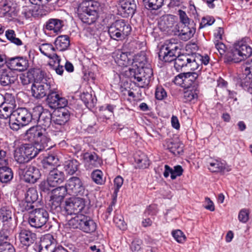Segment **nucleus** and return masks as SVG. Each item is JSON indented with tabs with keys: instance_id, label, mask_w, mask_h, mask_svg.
<instances>
[{
	"instance_id": "21",
	"label": "nucleus",
	"mask_w": 252,
	"mask_h": 252,
	"mask_svg": "<svg viewBox=\"0 0 252 252\" xmlns=\"http://www.w3.org/2000/svg\"><path fill=\"white\" fill-rule=\"evenodd\" d=\"M11 69L19 71L26 70L29 67V61L26 58L16 57L11 58L8 62Z\"/></svg>"
},
{
	"instance_id": "15",
	"label": "nucleus",
	"mask_w": 252,
	"mask_h": 252,
	"mask_svg": "<svg viewBox=\"0 0 252 252\" xmlns=\"http://www.w3.org/2000/svg\"><path fill=\"white\" fill-rule=\"evenodd\" d=\"M16 237L21 245L29 247L32 244L36 239V235L32 231L20 227Z\"/></svg>"
},
{
	"instance_id": "43",
	"label": "nucleus",
	"mask_w": 252,
	"mask_h": 252,
	"mask_svg": "<svg viewBox=\"0 0 252 252\" xmlns=\"http://www.w3.org/2000/svg\"><path fill=\"white\" fill-rule=\"evenodd\" d=\"M13 109L7 106L2 104L0 105V119L6 120L8 118H12Z\"/></svg>"
},
{
	"instance_id": "37",
	"label": "nucleus",
	"mask_w": 252,
	"mask_h": 252,
	"mask_svg": "<svg viewBox=\"0 0 252 252\" xmlns=\"http://www.w3.org/2000/svg\"><path fill=\"white\" fill-rule=\"evenodd\" d=\"M85 216L82 214L75 215L74 217L68 221L69 226L72 228H78L81 230Z\"/></svg>"
},
{
	"instance_id": "9",
	"label": "nucleus",
	"mask_w": 252,
	"mask_h": 252,
	"mask_svg": "<svg viewBox=\"0 0 252 252\" xmlns=\"http://www.w3.org/2000/svg\"><path fill=\"white\" fill-rule=\"evenodd\" d=\"M67 193L72 196L86 195L87 191L85 190V187L80 178L77 177H72L69 178L65 186Z\"/></svg>"
},
{
	"instance_id": "18",
	"label": "nucleus",
	"mask_w": 252,
	"mask_h": 252,
	"mask_svg": "<svg viewBox=\"0 0 252 252\" xmlns=\"http://www.w3.org/2000/svg\"><path fill=\"white\" fill-rule=\"evenodd\" d=\"M49 171L47 178V183L49 186L55 187L62 183L65 179L63 172L59 170L57 168L47 170Z\"/></svg>"
},
{
	"instance_id": "60",
	"label": "nucleus",
	"mask_w": 252,
	"mask_h": 252,
	"mask_svg": "<svg viewBox=\"0 0 252 252\" xmlns=\"http://www.w3.org/2000/svg\"><path fill=\"white\" fill-rule=\"evenodd\" d=\"M124 180L123 178L120 176H118L116 177L114 180V193L116 194H117L118 192L119 189L121 188L123 184Z\"/></svg>"
},
{
	"instance_id": "48",
	"label": "nucleus",
	"mask_w": 252,
	"mask_h": 252,
	"mask_svg": "<svg viewBox=\"0 0 252 252\" xmlns=\"http://www.w3.org/2000/svg\"><path fill=\"white\" fill-rule=\"evenodd\" d=\"M4 101L2 104L4 106L10 107L11 109L15 110L16 107V103L15 97L10 94L6 93L4 95Z\"/></svg>"
},
{
	"instance_id": "22",
	"label": "nucleus",
	"mask_w": 252,
	"mask_h": 252,
	"mask_svg": "<svg viewBox=\"0 0 252 252\" xmlns=\"http://www.w3.org/2000/svg\"><path fill=\"white\" fill-rule=\"evenodd\" d=\"M85 167L88 169L98 167L100 166L102 161L94 152H86L83 155Z\"/></svg>"
},
{
	"instance_id": "42",
	"label": "nucleus",
	"mask_w": 252,
	"mask_h": 252,
	"mask_svg": "<svg viewBox=\"0 0 252 252\" xmlns=\"http://www.w3.org/2000/svg\"><path fill=\"white\" fill-rule=\"evenodd\" d=\"M145 7L151 10H157L163 4V0H143Z\"/></svg>"
},
{
	"instance_id": "2",
	"label": "nucleus",
	"mask_w": 252,
	"mask_h": 252,
	"mask_svg": "<svg viewBox=\"0 0 252 252\" xmlns=\"http://www.w3.org/2000/svg\"><path fill=\"white\" fill-rule=\"evenodd\" d=\"M54 86L53 79L40 71L36 75L31 86L32 95L36 99L42 98L49 94Z\"/></svg>"
},
{
	"instance_id": "58",
	"label": "nucleus",
	"mask_w": 252,
	"mask_h": 252,
	"mask_svg": "<svg viewBox=\"0 0 252 252\" xmlns=\"http://www.w3.org/2000/svg\"><path fill=\"white\" fill-rule=\"evenodd\" d=\"M0 252H15V250L14 247L9 243L2 242L0 240Z\"/></svg>"
},
{
	"instance_id": "32",
	"label": "nucleus",
	"mask_w": 252,
	"mask_h": 252,
	"mask_svg": "<svg viewBox=\"0 0 252 252\" xmlns=\"http://www.w3.org/2000/svg\"><path fill=\"white\" fill-rule=\"evenodd\" d=\"M96 224L94 220L89 217L85 216V219H84L81 230L84 232L91 233L96 230Z\"/></svg>"
},
{
	"instance_id": "19",
	"label": "nucleus",
	"mask_w": 252,
	"mask_h": 252,
	"mask_svg": "<svg viewBox=\"0 0 252 252\" xmlns=\"http://www.w3.org/2000/svg\"><path fill=\"white\" fill-rule=\"evenodd\" d=\"M56 241L51 234H47L41 239L39 252H53L56 249Z\"/></svg>"
},
{
	"instance_id": "49",
	"label": "nucleus",
	"mask_w": 252,
	"mask_h": 252,
	"mask_svg": "<svg viewBox=\"0 0 252 252\" xmlns=\"http://www.w3.org/2000/svg\"><path fill=\"white\" fill-rule=\"evenodd\" d=\"M241 81V86L245 90L252 94V76L248 77V75H245Z\"/></svg>"
},
{
	"instance_id": "36",
	"label": "nucleus",
	"mask_w": 252,
	"mask_h": 252,
	"mask_svg": "<svg viewBox=\"0 0 252 252\" xmlns=\"http://www.w3.org/2000/svg\"><path fill=\"white\" fill-rule=\"evenodd\" d=\"M14 212L9 206H3L0 208V220L2 222H9L12 219Z\"/></svg>"
},
{
	"instance_id": "55",
	"label": "nucleus",
	"mask_w": 252,
	"mask_h": 252,
	"mask_svg": "<svg viewBox=\"0 0 252 252\" xmlns=\"http://www.w3.org/2000/svg\"><path fill=\"white\" fill-rule=\"evenodd\" d=\"M63 201L62 200L58 199V198H57L51 196L49 203L51 210L53 211H54L57 212H60L61 210V205Z\"/></svg>"
},
{
	"instance_id": "59",
	"label": "nucleus",
	"mask_w": 252,
	"mask_h": 252,
	"mask_svg": "<svg viewBox=\"0 0 252 252\" xmlns=\"http://www.w3.org/2000/svg\"><path fill=\"white\" fill-rule=\"evenodd\" d=\"M215 21L214 18L210 16L203 17L200 24L199 28H203L211 26L215 22Z\"/></svg>"
},
{
	"instance_id": "64",
	"label": "nucleus",
	"mask_w": 252,
	"mask_h": 252,
	"mask_svg": "<svg viewBox=\"0 0 252 252\" xmlns=\"http://www.w3.org/2000/svg\"><path fill=\"white\" fill-rule=\"evenodd\" d=\"M238 219L240 221L245 223L249 220V212L246 209H243L240 211L238 215Z\"/></svg>"
},
{
	"instance_id": "63",
	"label": "nucleus",
	"mask_w": 252,
	"mask_h": 252,
	"mask_svg": "<svg viewBox=\"0 0 252 252\" xmlns=\"http://www.w3.org/2000/svg\"><path fill=\"white\" fill-rule=\"evenodd\" d=\"M9 125L10 128L14 131H17L21 127L25 126L24 124L21 122H17L15 121H12V118L10 119L9 122Z\"/></svg>"
},
{
	"instance_id": "44",
	"label": "nucleus",
	"mask_w": 252,
	"mask_h": 252,
	"mask_svg": "<svg viewBox=\"0 0 252 252\" xmlns=\"http://www.w3.org/2000/svg\"><path fill=\"white\" fill-rule=\"evenodd\" d=\"M39 50L42 54L48 58L51 56H53V53L55 51L53 45L49 43L42 44L39 46Z\"/></svg>"
},
{
	"instance_id": "39",
	"label": "nucleus",
	"mask_w": 252,
	"mask_h": 252,
	"mask_svg": "<svg viewBox=\"0 0 252 252\" xmlns=\"http://www.w3.org/2000/svg\"><path fill=\"white\" fill-rule=\"evenodd\" d=\"M79 162L76 159L68 160L65 162L64 169L69 175L74 174L78 170Z\"/></svg>"
},
{
	"instance_id": "14",
	"label": "nucleus",
	"mask_w": 252,
	"mask_h": 252,
	"mask_svg": "<svg viewBox=\"0 0 252 252\" xmlns=\"http://www.w3.org/2000/svg\"><path fill=\"white\" fill-rule=\"evenodd\" d=\"M177 26L174 16L171 15L164 16L159 23L160 29L169 35L177 34Z\"/></svg>"
},
{
	"instance_id": "6",
	"label": "nucleus",
	"mask_w": 252,
	"mask_h": 252,
	"mask_svg": "<svg viewBox=\"0 0 252 252\" xmlns=\"http://www.w3.org/2000/svg\"><path fill=\"white\" fill-rule=\"evenodd\" d=\"M131 31L130 25L123 19L116 20L108 28V33L115 40L124 39Z\"/></svg>"
},
{
	"instance_id": "8",
	"label": "nucleus",
	"mask_w": 252,
	"mask_h": 252,
	"mask_svg": "<svg viewBox=\"0 0 252 252\" xmlns=\"http://www.w3.org/2000/svg\"><path fill=\"white\" fill-rule=\"evenodd\" d=\"M79 9L82 10V12L80 11L78 14L79 17L83 23L91 25L96 21L97 12L92 1L83 2Z\"/></svg>"
},
{
	"instance_id": "20",
	"label": "nucleus",
	"mask_w": 252,
	"mask_h": 252,
	"mask_svg": "<svg viewBox=\"0 0 252 252\" xmlns=\"http://www.w3.org/2000/svg\"><path fill=\"white\" fill-rule=\"evenodd\" d=\"M208 164V169L212 172L225 173L231 170L230 167L220 159H211Z\"/></svg>"
},
{
	"instance_id": "29",
	"label": "nucleus",
	"mask_w": 252,
	"mask_h": 252,
	"mask_svg": "<svg viewBox=\"0 0 252 252\" xmlns=\"http://www.w3.org/2000/svg\"><path fill=\"white\" fill-rule=\"evenodd\" d=\"M23 149L21 150L22 152H25L29 161L32 158L35 157L38 153L42 150H39L37 148L39 147L36 145L33 146L30 144H25L21 145Z\"/></svg>"
},
{
	"instance_id": "46",
	"label": "nucleus",
	"mask_w": 252,
	"mask_h": 252,
	"mask_svg": "<svg viewBox=\"0 0 252 252\" xmlns=\"http://www.w3.org/2000/svg\"><path fill=\"white\" fill-rule=\"evenodd\" d=\"M135 161L139 168H145L150 164L147 157L144 154H141L139 157H135Z\"/></svg>"
},
{
	"instance_id": "26",
	"label": "nucleus",
	"mask_w": 252,
	"mask_h": 252,
	"mask_svg": "<svg viewBox=\"0 0 252 252\" xmlns=\"http://www.w3.org/2000/svg\"><path fill=\"white\" fill-rule=\"evenodd\" d=\"M177 56L174 60L175 69L178 72L182 71L183 69H187L189 61H190L189 60L190 55L182 54L179 55L178 54Z\"/></svg>"
},
{
	"instance_id": "1",
	"label": "nucleus",
	"mask_w": 252,
	"mask_h": 252,
	"mask_svg": "<svg viewBox=\"0 0 252 252\" xmlns=\"http://www.w3.org/2000/svg\"><path fill=\"white\" fill-rule=\"evenodd\" d=\"M135 62L137 63L136 69H130L131 75L133 73V82L140 88H144L150 83L153 76V70L149 67L147 57L144 53L136 56Z\"/></svg>"
},
{
	"instance_id": "13",
	"label": "nucleus",
	"mask_w": 252,
	"mask_h": 252,
	"mask_svg": "<svg viewBox=\"0 0 252 252\" xmlns=\"http://www.w3.org/2000/svg\"><path fill=\"white\" fill-rule=\"evenodd\" d=\"M70 113L65 108L58 110L52 117V127L62 131L63 126L69 120Z\"/></svg>"
},
{
	"instance_id": "47",
	"label": "nucleus",
	"mask_w": 252,
	"mask_h": 252,
	"mask_svg": "<svg viewBox=\"0 0 252 252\" xmlns=\"http://www.w3.org/2000/svg\"><path fill=\"white\" fill-rule=\"evenodd\" d=\"M6 38L11 42L17 45H21L22 44V41L16 37V33L14 30L8 29L5 31V33Z\"/></svg>"
},
{
	"instance_id": "25",
	"label": "nucleus",
	"mask_w": 252,
	"mask_h": 252,
	"mask_svg": "<svg viewBox=\"0 0 252 252\" xmlns=\"http://www.w3.org/2000/svg\"><path fill=\"white\" fill-rule=\"evenodd\" d=\"M1 12L4 16L13 18L17 15L16 4L11 1L5 0L1 5Z\"/></svg>"
},
{
	"instance_id": "31",
	"label": "nucleus",
	"mask_w": 252,
	"mask_h": 252,
	"mask_svg": "<svg viewBox=\"0 0 252 252\" xmlns=\"http://www.w3.org/2000/svg\"><path fill=\"white\" fill-rule=\"evenodd\" d=\"M7 165L0 166V181L6 183L9 182L13 177L12 171Z\"/></svg>"
},
{
	"instance_id": "12",
	"label": "nucleus",
	"mask_w": 252,
	"mask_h": 252,
	"mask_svg": "<svg viewBox=\"0 0 252 252\" xmlns=\"http://www.w3.org/2000/svg\"><path fill=\"white\" fill-rule=\"evenodd\" d=\"M85 206V200L81 197L69 199L65 201L64 210L66 215H77Z\"/></svg>"
},
{
	"instance_id": "50",
	"label": "nucleus",
	"mask_w": 252,
	"mask_h": 252,
	"mask_svg": "<svg viewBox=\"0 0 252 252\" xmlns=\"http://www.w3.org/2000/svg\"><path fill=\"white\" fill-rule=\"evenodd\" d=\"M198 94L197 89L188 90L184 92V97L187 101H192L197 100Z\"/></svg>"
},
{
	"instance_id": "56",
	"label": "nucleus",
	"mask_w": 252,
	"mask_h": 252,
	"mask_svg": "<svg viewBox=\"0 0 252 252\" xmlns=\"http://www.w3.org/2000/svg\"><path fill=\"white\" fill-rule=\"evenodd\" d=\"M171 234L174 239L179 243H183L186 240L185 235L179 229L173 230Z\"/></svg>"
},
{
	"instance_id": "10",
	"label": "nucleus",
	"mask_w": 252,
	"mask_h": 252,
	"mask_svg": "<svg viewBox=\"0 0 252 252\" xmlns=\"http://www.w3.org/2000/svg\"><path fill=\"white\" fill-rule=\"evenodd\" d=\"M19 175L23 181L30 184L35 183L41 177L39 170L32 165H27L23 168H20Z\"/></svg>"
},
{
	"instance_id": "51",
	"label": "nucleus",
	"mask_w": 252,
	"mask_h": 252,
	"mask_svg": "<svg viewBox=\"0 0 252 252\" xmlns=\"http://www.w3.org/2000/svg\"><path fill=\"white\" fill-rule=\"evenodd\" d=\"M37 198L38 194L36 190L33 188H29L25 194V199L34 203Z\"/></svg>"
},
{
	"instance_id": "45",
	"label": "nucleus",
	"mask_w": 252,
	"mask_h": 252,
	"mask_svg": "<svg viewBox=\"0 0 252 252\" xmlns=\"http://www.w3.org/2000/svg\"><path fill=\"white\" fill-rule=\"evenodd\" d=\"M66 193L67 191L65 187L61 186L52 190L51 196L63 200Z\"/></svg>"
},
{
	"instance_id": "5",
	"label": "nucleus",
	"mask_w": 252,
	"mask_h": 252,
	"mask_svg": "<svg viewBox=\"0 0 252 252\" xmlns=\"http://www.w3.org/2000/svg\"><path fill=\"white\" fill-rule=\"evenodd\" d=\"M181 49V44L178 39L171 38L167 40L160 48L158 58L165 62H171L180 53Z\"/></svg>"
},
{
	"instance_id": "57",
	"label": "nucleus",
	"mask_w": 252,
	"mask_h": 252,
	"mask_svg": "<svg viewBox=\"0 0 252 252\" xmlns=\"http://www.w3.org/2000/svg\"><path fill=\"white\" fill-rule=\"evenodd\" d=\"M188 67L187 69H190L191 70H195L198 69L200 66V63L198 61H196V55H190Z\"/></svg>"
},
{
	"instance_id": "16",
	"label": "nucleus",
	"mask_w": 252,
	"mask_h": 252,
	"mask_svg": "<svg viewBox=\"0 0 252 252\" xmlns=\"http://www.w3.org/2000/svg\"><path fill=\"white\" fill-rule=\"evenodd\" d=\"M33 119L32 115L26 108H18L13 112L12 121L21 122L25 126L28 125Z\"/></svg>"
},
{
	"instance_id": "30",
	"label": "nucleus",
	"mask_w": 252,
	"mask_h": 252,
	"mask_svg": "<svg viewBox=\"0 0 252 252\" xmlns=\"http://www.w3.org/2000/svg\"><path fill=\"white\" fill-rule=\"evenodd\" d=\"M115 61L120 66H127L131 63V61L129 59L127 53L118 51L115 54Z\"/></svg>"
},
{
	"instance_id": "38",
	"label": "nucleus",
	"mask_w": 252,
	"mask_h": 252,
	"mask_svg": "<svg viewBox=\"0 0 252 252\" xmlns=\"http://www.w3.org/2000/svg\"><path fill=\"white\" fill-rule=\"evenodd\" d=\"M58 160L57 156L53 154L49 155L44 160L43 166L47 170L52 169L53 168H55V166L58 164Z\"/></svg>"
},
{
	"instance_id": "33",
	"label": "nucleus",
	"mask_w": 252,
	"mask_h": 252,
	"mask_svg": "<svg viewBox=\"0 0 252 252\" xmlns=\"http://www.w3.org/2000/svg\"><path fill=\"white\" fill-rule=\"evenodd\" d=\"M55 45L57 50L60 51L66 50L70 45V40L67 35L59 36L55 41Z\"/></svg>"
},
{
	"instance_id": "3",
	"label": "nucleus",
	"mask_w": 252,
	"mask_h": 252,
	"mask_svg": "<svg viewBox=\"0 0 252 252\" xmlns=\"http://www.w3.org/2000/svg\"><path fill=\"white\" fill-rule=\"evenodd\" d=\"M252 55V47L250 45V39L245 38L235 43L231 51L226 55L225 60L227 62L237 63Z\"/></svg>"
},
{
	"instance_id": "54",
	"label": "nucleus",
	"mask_w": 252,
	"mask_h": 252,
	"mask_svg": "<svg viewBox=\"0 0 252 252\" xmlns=\"http://www.w3.org/2000/svg\"><path fill=\"white\" fill-rule=\"evenodd\" d=\"M167 97L166 90L161 86L157 87L155 91V97L158 100H163Z\"/></svg>"
},
{
	"instance_id": "40",
	"label": "nucleus",
	"mask_w": 252,
	"mask_h": 252,
	"mask_svg": "<svg viewBox=\"0 0 252 252\" xmlns=\"http://www.w3.org/2000/svg\"><path fill=\"white\" fill-rule=\"evenodd\" d=\"M102 171L99 169L94 170L91 173V178L93 181L97 185H102L105 183V178Z\"/></svg>"
},
{
	"instance_id": "17",
	"label": "nucleus",
	"mask_w": 252,
	"mask_h": 252,
	"mask_svg": "<svg viewBox=\"0 0 252 252\" xmlns=\"http://www.w3.org/2000/svg\"><path fill=\"white\" fill-rule=\"evenodd\" d=\"M64 25L63 21L57 18H51L48 20L43 26L45 33L47 32L50 33L58 34L60 33Z\"/></svg>"
},
{
	"instance_id": "34",
	"label": "nucleus",
	"mask_w": 252,
	"mask_h": 252,
	"mask_svg": "<svg viewBox=\"0 0 252 252\" xmlns=\"http://www.w3.org/2000/svg\"><path fill=\"white\" fill-rule=\"evenodd\" d=\"M195 32L194 28H190L187 25H184L181 30L178 29L177 34L182 40L187 41L193 36Z\"/></svg>"
},
{
	"instance_id": "27",
	"label": "nucleus",
	"mask_w": 252,
	"mask_h": 252,
	"mask_svg": "<svg viewBox=\"0 0 252 252\" xmlns=\"http://www.w3.org/2000/svg\"><path fill=\"white\" fill-rule=\"evenodd\" d=\"M52 116L51 113L48 111H43L38 114V125L42 128H45L48 131V128L52 126Z\"/></svg>"
},
{
	"instance_id": "24",
	"label": "nucleus",
	"mask_w": 252,
	"mask_h": 252,
	"mask_svg": "<svg viewBox=\"0 0 252 252\" xmlns=\"http://www.w3.org/2000/svg\"><path fill=\"white\" fill-rule=\"evenodd\" d=\"M164 145L175 156L182 155L183 153V144L179 141L175 142L172 139H167Z\"/></svg>"
},
{
	"instance_id": "53",
	"label": "nucleus",
	"mask_w": 252,
	"mask_h": 252,
	"mask_svg": "<svg viewBox=\"0 0 252 252\" xmlns=\"http://www.w3.org/2000/svg\"><path fill=\"white\" fill-rule=\"evenodd\" d=\"M34 77L31 72H27L24 74H21L20 76V80L21 83L23 85H28L34 81Z\"/></svg>"
},
{
	"instance_id": "7",
	"label": "nucleus",
	"mask_w": 252,
	"mask_h": 252,
	"mask_svg": "<svg viewBox=\"0 0 252 252\" xmlns=\"http://www.w3.org/2000/svg\"><path fill=\"white\" fill-rule=\"evenodd\" d=\"M48 219V213L45 209L37 208L30 212L28 222L31 227L39 228L46 223Z\"/></svg>"
},
{
	"instance_id": "4",
	"label": "nucleus",
	"mask_w": 252,
	"mask_h": 252,
	"mask_svg": "<svg viewBox=\"0 0 252 252\" xmlns=\"http://www.w3.org/2000/svg\"><path fill=\"white\" fill-rule=\"evenodd\" d=\"M25 138L38 146L39 150H44L48 147L50 137L48 131L40 126H35L28 129L25 134Z\"/></svg>"
},
{
	"instance_id": "35",
	"label": "nucleus",
	"mask_w": 252,
	"mask_h": 252,
	"mask_svg": "<svg viewBox=\"0 0 252 252\" xmlns=\"http://www.w3.org/2000/svg\"><path fill=\"white\" fill-rule=\"evenodd\" d=\"M184 73V87L190 88L192 86L195 87L197 85L196 81L198 77V74L197 72H189Z\"/></svg>"
},
{
	"instance_id": "11",
	"label": "nucleus",
	"mask_w": 252,
	"mask_h": 252,
	"mask_svg": "<svg viewBox=\"0 0 252 252\" xmlns=\"http://www.w3.org/2000/svg\"><path fill=\"white\" fill-rule=\"evenodd\" d=\"M47 102L52 109H63L67 105V100L60 95L54 86L47 95Z\"/></svg>"
},
{
	"instance_id": "61",
	"label": "nucleus",
	"mask_w": 252,
	"mask_h": 252,
	"mask_svg": "<svg viewBox=\"0 0 252 252\" xmlns=\"http://www.w3.org/2000/svg\"><path fill=\"white\" fill-rule=\"evenodd\" d=\"M243 77L248 75V77L252 76V59L250 64H243L242 66Z\"/></svg>"
},
{
	"instance_id": "41",
	"label": "nucleus",
	"mask_w": 252,
	"mask_h": 252,
	"mask_svg": "<svg viewBox=\"0 0 252 252\" xmlns=\"http://www.w3.org/2000/svg\"><path fill=\"white\" fill-rule=\"evenodd\" d=\"M23 149L21 146L17 148L14 151V158L15 160L19 163H24L29 161L25 152H22Z\"/></svg>"
},
{
	"instance_id": "23",
	"label": "nucleus",
	"mask_w": 252,
	"mask_h": 252,
	"mask_svg": "<svg viewBox=\"0 0 252 252\" xmlns=\"http://www.w3.org/2000/svg\"><path fill=\"white\" fill-rule=\"evenodd\" d=\"M119 5V10L124 17L132 16L136 10L134 0H120Z\"/></svg>"
},
{
	"instance_id": "62",
	"label": "nucleus",
	"mask_w": 252,
	"mask_h": 252,
	"mask_svg": "<svg viewBox=\"0 0 252 252\" xmlns=\"http://www.w3.org/2000/svg\"><path fill=\"white\" fill-rule=\"evenodd\" d=\"M22 17L29 19L33 16V11L32 8L29 6L23 7L21 11Z\"/></svg>"
},
{
	"instance_id": "28",
	"label": "nucleus",
	"mask_w": 252,
	"mask_h": 252,
	"mask_svg": "<svg viewBox=\"0 0 252 252\" xmlns=\"http://www.w3.org/2000/svg\"><path fill=\"white\" fill-rule=\"evenodd\" d=\"M12 72L9 69H2L0 70V83L3 86H8L14 83L15 78L12 76Z\"/></svg>"
},
{
	"instance_id": "52",
	"label": "nucleus",
	"mask_w": 252,
	"mask_h": 252,
	"mask_svg": "<svg viewBox=\"0 0 252 252\" xmlns=\"http://www.w3.org/2000/svg\"><path fill=\"white\" fill-rule=\"evenodd\" d=\"M33 203L32 202L28 201L26 199L22 200L19 203V210L23 212L28 211L30 214V212L33 210L34 206L33 205Z\"/></svg>"
}]
</instances>
